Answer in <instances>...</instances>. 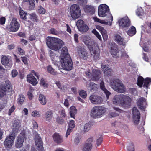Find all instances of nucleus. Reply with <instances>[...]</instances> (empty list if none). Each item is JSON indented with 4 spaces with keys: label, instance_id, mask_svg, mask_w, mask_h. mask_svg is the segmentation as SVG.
Instances as JSON below:
<instances>
[{
    "label": "nucleus",
    "instance_id": "f257e3e1",
    "mask_svg": "<svg viewBox=\"0 0 151 151\" xmlns=\"http://www.w3.org/2000/svg\"><path fill=\"white\" fill-rule=\"evenodd\" d=\"M82 41L88 46L91 55L95 59H97L99 57L100 50L98 45L96 42L90 43L91 42L90 38L85 36L82 37Z\"/></svg>",
    "mask_w": 151,
    "mask_h": 151
},
{
    "label": "nucleus",
    "instance_id": "f03ea898",
    "mask_svg": "<svg viewBox=\"0 0 151 151\" xmlns=\"http://www.w3.org/2000/svg\"><path fill=\"white\" fill-rule=\"evenodd\" d=\"M46 43L49 48L56 51L61 48L63 45V41L60 39L50 37L47 38Z\"/></svg>",
    "mask_w": 151,
    "mask_h": 151
},
{
    "label": "nucleus",
    "instance_id": "7ed1b4c3",
    "mask_svg": "<svg viewBox=\"0 0 151 151\" xmlns=\"http://www.w3.org/2000/svg\"><path fill=\"white\" fill-rule=\"evenodd\" d=\"M110 85L111 88L115 91L123 93L125 91V88L122 81L119 79L115 78L111 80Z\"/></svg>",
    "mask_w": 151,
    "mask_h": 151
},
{
    "label": "nucleus",
    "instance_id": "20e7f679",
    "mask_svg": "<svg viewBox=\"0 0 151 151\" xmlns=\"http://www.w3.org/2000/svg\"><path fill=\"white\" fill-rule=\"evenodd\" d=\"M105 110L104 107L100 106L93 107L91 111L90 116L94 118H100L105 113Z\"/></svg>",
    "mask_w": 151,
    "mask_h": 151
},
{
    "label": "nucleus",
    "instance_id": "39448f33",
    "mask_svg": "<svg viewBox=\"0 0 151 151\" xmlns=\"http://www.w3.org/2000/svg\"><path fill=\"white\" fill-rule=\"evenodd\" d=\"M61 66L66 70H70L73 67V63L70 55H67L65 58H60Z\"/></svg>",
    "mask_w": 151,
    "mask_h": 151
},
{
    "label": "nucleus",
    "instance_id": "423d86ee",
    "mask_svg": "<svg viewBox=\"0 0 151 151\" xmlns=\"http://www.w3.org/2000/svg\"><path fill=\"white\" fill-rule=\"evenodd\" d=\"M81 10L78 5L74 4L72 5L70 9V13L72 18L73 19H76L81 15Z\"/></svg>",
    "mask_w": 151,
    "mask_h": 151
},
{
    "label": "nucleus",
    "instance_id": "0eeeda50",
    "mask_svg": "<svg viewBox=\"0 0 151 151\" xmlns=\"http://www.w3.org/2000/svg\"><path fill=\"white\" fill-rule=\"evenodd\" d=\"M109 7L106 4L100 5L98 7V14L101 17H105L109 14Z\"/></svg>",
    "mask_w": 151,
    "mask_h": 151
},
{
    "label": "nucleus",
    "instance_id": "6e6552de",
    "mask_svg": "<svg viewBox=\"0 0 151 151\" xmlns=\"http://www.w3.org/2000/svg\"><path fill=\"white\" fill-rule=\"evenodd\" d=\"M20 27L19 23L15 18H13L9 25L7 27V30L10 32H14L17 31Z\"/></svg>",
    "mask_w": 151,
    "mask_h": 151
},
{
    "label": "nucleus",
    "instance_id": "1a4fd4ad",
    "mask_svg": "<svg viewBox=\"0 0 151 151\" xmlns=\"http://www.w3.org/2000/svg\"><path fill=\"white\" fill-rule=\"evenodd\" d=\"M143 82L144 84L143 86L147 88L148 85L150 84L151 83V79L147 78L144 80L142 76H139L137 79V85L140 87H142V86Z\"/></svg>",
    "mask_w": 151,
    "mask_h": 151
},
{
    "label": "nucleus",
    "instance_id": "9d476101",
    "mask_svg": "<svg viewBox=\"0 0 151 151\" xmlns=\"http://www.w3.org/2000/svg\"><path fill=\"white\" fill-rule=\"evenodd\" d=\"M15 138V135L12 134L7 136L5 139L4 142V145L6 148L9 149L13 145Z\"/></svg>",
    "mask_w": 151,
    "mask_h": 151
},
{
    "label": "nucleus",
    "instance_id": "9b49d317",
    "mask_svg": "<svg viewBox=\"0 0 151 151\" xmlns=\"http://www.w3.org/2000/svg\"><path fill=\"white\" fill-rule=\"evenodd\" d=\"M110 52L112 56L116 58L119 57L120 53L117 45L114 42L111 43L110 45Z\"/></svg>",
    "mask_w": 151,
    "mask_h": 151
},
{
    "label": "nucleus",
    "instance_id": "f8f14e48",
    "mask_svg": "<svg viewBox=\"0 0 151 151\" xmlns=\"http://www.w3.org/2000/svg\"><path fill=\"white\" fill-rule=\"evenodd\" d=\"M132 114L134 123L135 124L137 125L139 122L140 113L137 107H134L133 108Z\"/></svg>",
    "mask_w": 151,
    "mask_h": 151
},
{
    "label": "nucleus",
    "instance_id": "ddd939ff",
    "mask_svg": "<svg viewBox=\"0 0 151 151\" xmlns=\"http://www.w3.org/2000/svg\"><path fill=\"white\" fill-rule=\"evenodd\" d=\"M89 99L90 102L94 104H100L103 101L101 97L94 94L91 95L89 97Z\"/></svg>",
    "mask_w": 151,
    "mask_h": 151
},
{
    "label": "nucleus",
    "instance_id": "4468645a",
    "mask_svg": "<svg viewBox=\"0 0 151 151\" xmlns=\"http://www.w3.org/2000/svg\"><path fill=\"white\" fill-rule=\"evenodd\" d=\"M119 26L122 27H125L129 26L130 22L127 17L122 18L118 21Z\"/></svg>",
    "mask_w": 151,
    "mask_h": 151
},
{
    "label": "nucleus",
    "instance_id": "2eb2a0df",
    "mask_svg": "<svg viewBox=\"0 0 151 151\" xmlns=\"http://www.w3.org/2000/svg\"><path fill=\"white\" fill-rule=\"evenodd\" d=\"M114 38L115 41L118 44L123 46H125L127 42L124 38H122L121 36L118 34H114Z\"/></svg>",
    "mask_w": 151,
    "mask_h": 151
},
{
    "label": "nucleus",
    "instance_id": "dca6fc26",
    "mask_svg": "<svg viewBox=\"0 0 151 151\" xmlns=\"http://www.w3.org/2000/svg\"><path fill=\"white\" fill-rule=\"evenodd\" d=\"M78 52L80 57L84 60L88 58V52L83 47H79L78 49Z\"/></svg>",
    "mask_w": 151,
    "mask_h": 151
},
{
    "label": "nucleus",
    "instance_id": "f3484780",
    "mask_svg": "<svg viewBox=\"0 0 151 151\" xmlns=\"http://www.w3.org/2000/svg\"><path fill=\"white\" fill-rule=\"evenodd\" d=\"M35 144L39 148L40 151H42L43 148L42 142L40 137L37 133L35 136Z\"/></svg>",
    "mask_w": 151,
    "mask_h": 151
},
{
    "label": "nucleus",
    "instance_id": "a211bd4d",
    "mask_svg": "<svg viewBox=\"0 0 151 151\" xmlns=\"http://www.w3.org/2000/svg\"><path fill=\"white\" fill-rule=\"evenodd\" d=\"M101 73L100 71L98 70L93 69L91 76L93 81L98 80L101 76Z\"/></svg>",
    "mask_w": 151,
    "mask_h": 151
},
{
    "label": "nucleus",
    "instance_id": "6ab92c4d",
    "mask_svg": "<svg viewBox=\"0 0 151 151\" xmlns=\"http://www.w3.org/2000/svg\"><path fill=\"white\" fill-rule=\"evenodd\" d=\"M53 116V111L49 110L45 112L44 115V119L46 122H50L52 120Z\"/></svg>",
    "mask_w": 151,
    "mask_h": 151
},
{
    "label": "nucleus",
    "instance_id": "aec40b11",
    "mask_svg": "<svg viewBox=\"0 0 151 151\" xmlns=\"http://www.w3.org/2000/svg\"><path fill=\"white\" fill-rule=\"evenodd\" d=\"M24 139L23 137L19 136L17 137L15 142V147L17 148H19L21 147L23 145Z\"/></svg>",
    "mask_w": 151,
    "mask_h": 151
},
{
    "label": "nucleus",
    "instance_id": "412c9836",
    "mask_svg": "<svg viewBox=\"0 0 151 151\" xmlns=\"http://www.w3.org/2000/svg\"><path fill=\"white\" fill-rule=\"evenodd\" d=\"M121 101V104L123 105H129L131 103V99L128 96L122 95Z\"/></svg>",
    "mask_w": 151,
    "mask_h": 151
},
{
    "label": "nucleus",
    "instance_id": "4be33fe9",
    "mask_svg": "<svg viewBox=\"0 0 151 151\" xmlns=\"http://www.w3.org/2000/svg\"><path fill=\"white\" fill-rule=\"evenodd\" d=\"M122 95H116L114 96L112 98V102L113 104L116 105L121 104V101Z\"/></svg>",
    "mask_w": 151,
    "mask_h": 151
},
{
    "label": "nucleus",
    "instance_id": "5701e85b",
    "mask_svg": "<svg viewBox=\"0 0 151 151\" xmlns=\"http://www.w3.org/2000/svg\"><path fill=\"white\" fill-rule=\"evenodd\" d=\"M101 68L103 69L104 72L106 75H111L112 70L110 69V67L108 65H102L101 66Z\"/></svg>",
    "mask_w": 151,
    "mask_h": 151
},
{
    "label": "nucleus",
    "instance_id": "b1692460",
    "mask_svg": "<svg viewBox=\"0 0 151 151\" xmlns=\"http://www.w3.org/2000/svg\"><path fill=\"white\" fill-rule=\"evenodd\" d=\"M49 55L51 59L54 64H56L57 61L58 59V57L53 51L51 50L49 51Z\"/></svg>",
    "mask_w": 151,
    "mask_h": 151
},
{
    "label": "nucleus",
    "instance_id": "393cba45",
    "mask_svg": "<svg viewBox=\"0 0 151 151\" xmlns=\"http://www.w3.org/2000/svg\"><path fill=\"white\" fill-rule=\"evenodd\" d=\"M21 127L20 123V122L17 121H15L12 124V129L13 131L14 132H17L20 129Z\"/></svg>",
    "mask_w": 151,
    "mask_h": 151
},
{
    "label": "nucleus",
    "instance_id": "a878e982",
    "mask_svg": "<svg viewBox=\"0 0 151 151\" xmlns=\"http://www.w3.org/2000/svg\"><path fill=\"white\" fill-rule=\"evenodd\" d=\"M91 128V124L89 123H87L84 126H81V132L82 133H85L89 130Z\"/></svg>",
    "mask_w": 151,
    "mask_h": 151
},
{
    "label": "nucleus",
    "instance_id": "bb28decb",
    "mask_svg": "<svg viewBox=\"0 0 151 151\" xmlns=\"http://www.w3.org/2000/svg\"><path fill=\"white\" fill-rule=\"evenodd\" d=\"M27 80L28 82L35 86L37 83L36 79L32 74L28 75L27 77Z\"/></svg>",
    "mask_w": 151,
    "mask_h": 151
},
{
    "label": "nucleus",
    "instance_id": "cd10ccee",
    "mask_svg": "<svg viewBox=\"0 0 151 151\" xmlns=\"http://www.w3.org/2000/svg\"><path fill=\"white\" fill-rule=\"evenodd\" d=\"M54 141L57 143H60L63 142L62 137L58 134H55L53 136Z\"/></svg>",
    "mask_w": 151,
    "mask_h": 151
},
{
    "label": "nucleus",
    "instance_id": "c85d7f7f",
    "mask_svg": "<svg viewBox=\"0 0 151 151\" xmlns=\"http://www.w3.org/2000/svg\"><path fill=\"white\" fill-rule=\"evenodd\" d=\"M100 87L101 88L104 92L105 93L107 98H108L111 93L104 86V83L103 81H101L100 83Z\"/></svg>",
    "mask_w": 151,
    "mask_h": 151
},
{
    "label": "nucleus",
    "instance_id": "c756f323",
    "mask_svg": "<svg viewBox=\"0 0 151 151\" xmlns=\"http://www.w3.org/2000/svg\"><path fill=\"white\" fill-rule=\"evenodd\" d=\"M6 84L3 86L2 88L3 91H9L12 89V86L10 85V83L8 81H6Z\"/></svg>",
    "mask_w": 151,
    "mask_h": 151
},
{
    "label": "nucleus",
    "instance_id": "7c9ffc66",
    "mask_svg": "<svg viewBox=\"0 0 151 151\" xmlns=\"http://www.w3.org/2000/svg\"><path fill=\"white\" fill-rule=\"evenodd\" d=\"M67 55H69L68 54V50L66 47H64L62 49L60 58H65Z\"/></svg>",
    "mask_w": 151,
    "mask_h": 151
},
{
    "label": "nucleus",
    "instance_id": "2f4dec72",
    "mask_svg": "<svg viewBox=\"0 0 151 151\" xmlns=\"http://www.w3.org/2000/svg\"><path fill=\"white\" fill-rule=\"evenodd\" d=\"M39 100L40 104L42 105H44L46 104L47 102L46 98L42 94H40L39 96Z\"/></svg>",
    "mask_w": 151,
    "mask_h": 151
},
{
    "label": "nucleus",
    "instance_id": "473e14b6",
    "mask_svg": "<svg viewBox=\"0 0 151 151\" xmlns=\"http://www.w3.org/2000/svg\"><path fill=\"white\" fill-rule=\"evenodd\" d=\"M9 62V59L6 56H4L2 57L1 59V63L2 64L7 68H8L6 67L9 66L8 64Z\"/></svg>",
    "mask_w": 151,
    "mask_h": 151
},
{
    "label": "nucleus",
    "instance_id": "72a5a7b5",
    "mask_svg": "<svg viewBox=\"0 0 151 151\" xmlns=\"http://www.w3.org/2000/svg\"><path fill=\"white\" fill-rule=\"evenodd\" d=\"M136 32V28L133 26H131L127 32V34L129 36H132L135 35Z\"/></svg>",
    "mask_w": 151,
    "mask_h": 151
},
{
    "label": "nucleus",
    "instance_id": "f704fd0d",
    "mask_svg": "<svg viewBox=\"0 0 151 151\" xmlns=\"http://www.w3.org/2000/svg\"><path fill=\"white\" fill-rule=\"evenodd\" d=\"M84 22L82 20H79L76 22V26L79 31H83L85 29H83L82 26L85 24Z\"/></svg>",
    "mask_w": 151,
    "mask_h": 151
},
{
    "label": "nucleus",
    "instance_id": "c9c22d12",
    "mask_svg": "<svg viewBox=\"0 0 151 151\" xmlns=\"http://www.w3.org/2000/svg\"><path fill=\"white\" fill-rule=\"evenodd\" d=\"M85 11L90 14H93L95 12L94 7L86 5L84 8Z\"/></svg>",
    "mask_w": 151,
    "mask_h": 151
},
{
    "label": "nucleus",
    "instance_id": "e433bc0d",
    "mask_svg": "<svg viewBox=\"0 0 151 151\" xmlns=\"http://www.w3.org/2000/svg\"><path fill=\"white\" fill-rule=\"evenodd\" d=\"M70 116L74 118L75 114L77 112V110L74 106H72L70 108Z\"/></svg>",
    "mask_w": 151,
    "mask_h": 151
},
{
    "label": "nucleus",
    "instance_id": "4c0bfd02",
    "mask_svg": "<svg viewBox=\"0 0 151 151\" xmlns=\"http://www.w3.org/2000/svg\"><path fill=\"white\" fill-rule=\"evenodd\" d=\"M19 13L20 17L21 18L25 20L26 19V13L25 12L22 10L20 7L19 9Z\"/></svg>",
    "mask_w": 151,
    "mask_h": 151
},
{
    "label": "nucleus",
    "instance_id": "58836bf2",
    "mask_svg": "<svg viewBox=\"0 0 151 151\" xmlns=\"http://www.w3.org/2000/svg\"><path fill=\"white\" fill-rule=\"evenodd\" d=\"M96 85L94 83H91L90 85L87 84L86 87L88 89L92 91V90H95L97 88Z\"/></svg>",
    "mask_w": 151,
    "mask_h": 151
},
{
    "label": "nucleus",
    "instance_id": "ea45409f",
    "mask_svg": "<svg viewBox=\"0 0 151 151\" xmlns=\"http://www.w3.org/2000/svg\"><path fill=\"white\" fill-rule=\"evenodd\" d=\"M92 148V146L85 143L83 145L82 150V151H91Z\"/></svg>",
    "mask_w": 151,
    "mask_h": 151
},
{
    "label": "nucleus",
    "instance_id": "a19ab883",
    "mask_svg": "<svg viewBox=\"0 0 151 151\" xmlns=\"http://www.w3.org/2000/svg\"><path fill=\"white\" fill-rule=\"evenodd\" d=\"M47 70L49 73L52 75H56L57 74V72H56L55 70L50 65L47 67Z\"/></svg>",
    "mask_w": 151,
    "mask_h": 151
},
{
    "label": "nucleus",
    "instance_id": "79ce46f5",
    "mask_svg": "<svg viewBox=\"0 0 151 151\" xmlns=\"http://www.w3.org/2000/svg\"><path fill=\"white\" fill-rule=\"evenodd\" d=\"M30 19L34 22H37L38 19V17L36 14L34 13H32L29 14Z\"/></svg>",
    "mask_w": 151,
    "mask_h": 151
},
{
    "label": "nucleus",
    "instance_id": "37998d69",
    "mask_svg": "<svg viewBox=\"0 0 151 151\" xmlns=\"http://www.w3.org/2000/svg\"><path fill=\"white\" fill-rule=\"evenodd\" d=\"M96 28L99 31L102 35L107 33L106 31L101 26L98 25H96Z\"/></svg>",
    "mask_w": 151,
    "mask_h": 151
},
{
    "label": "nucleus",
    "instance_id": "c03bdc74",
    "mask_svg": "<svg viewBox=\"0 0 151 151\" xmlns=\"http://www.w3.org/2000/svg\"><path fill=\"white\" fill-rule=\"evenodd\" d=\"M40 84L41 86L45 88H47L48 86V83L43 78L41 79L40 81Z\"/></svg>",
    "mask_w": 151,
    "mask_h": 151
},
{
    "label": "nucleus",
    "instance_id": "a18cd8bd",
    "mask_svg": "<svg viewBox=\"0 0 151 151\" xmlns=\"http://www.w3.org/2000/svg\"><path fill=\"white\" fill-rule=\"evenodd\" d=\"M29 9L30 10L34 9L35 6V2L34 0H32L30 1V2L29 3Z\"/></svg>",
    "mask_w": 151,
    "mask_h": 151
},
{
    "label": "nucleus",
    "instance_id": "49530a36",
    "mask_svg": "<svg viewBox=\"0 0 151 151\" xmlns=\"http://www.w3.org/2000/svg\"><path fill=\"white\" fill-rule=\"evenodd\" d=\"M93 19L95 22H99L102 24H108V22H106L105 20H101L97 17H93Z\"/></svg>",
    "mask_w": 151,
    "mask_h": 151
},
{
    "label": "nucleus",
    "instance_id": "de8ad7c7",
    "mask_svg": "<svg viewBox=\"0 0 151 151\" xmlns=\"http://www.w3.org/2000/svg\"><path fill=\"white\" fill-rule=\"evenodd\" d=\"M93 137L89 138L86 140L85 143L92 147V143L93 142Z\"/></svg>",
    "mask_w": 151,
    "mask_h": 151
},
{
    "label": "nucleus",
    "instance_id": "09e8293b",
    "mask_svg": "<svg viewBox=\"0 0 151 151\" xmlns=\"http://www.w3.org/2000/svg\"><path fill=\"white\" fill-rule=\"evenodd\" d=\"M38 8H39L38 9V12L39 13L41 14H44L45 13V10L41 6H39L38 7Z\"/></svg>",
    "mask_w": 151,
    "mask_h": 151
},
{
    "label": "nucleus",
    "instance_id": "8fccbe9b",
    "mask_svg": "<svg viewBox=\"0 0 151 151\" xmlns=\"http://www.w3.org/2000/svg\"><path fill=\"white\" fill-rule=\"evenodd\" d=\"M92 32L96 36L99 40H102L101 35L95 29H93Z\"/></svg>",
    "mask_w": 151,
    "mask_h": 151
},
{
    "label": "nucleus",
    "instance_id": "3c124183",
    "mask_svg": "<svg viewBox=\"0 0 151 151\" xmlns=\"http://www.w3.org/2000/svg\"><path fill=\"white\" fill-rule=\"evenodd\" d=\"M102 137H99L97 139L96 143V147H97L100 145L102 143Z\"/></svg>",
    "mask_w": 151,
    "mask_h": 151
},
{
    "label": "nucleus",
    "instance_id": "603ef678",
    "mask_svg": "<svg viewBox=\"0 0 151 151\" xmlns=\"http://www.w3.org/2000/svg\"><path fill=\"white\" fill-rule=\"evenodd\" d=\"M145 103V99L144 98H141L139 99L138 101L137 104V105H140L143 104V103Z\"/></svg>",
    "mask_w": 151,
    "mask_h": 151
},
{
    "label": "nucleus",
    "instance_id": "864d4df0",
    "mask_svg": "<svg viewBox=\"0 0 151 151\" xmlns=\"http://www.w3.org/2000/svg\"><path fill=\"white\" fill-rule=\"evenodd\" d=\"M79 95L83 98H86L87 96V94L86 91L84 90H81L80 91Z\"/></svg>",
    "mask_w": 151,
    "mask_h": 151
},
{
    "label": "nucleus",
    "instance_id": "5fc2aeb1",
    "mask_svg": "<svg viewBox=\"0 0 151 151\" xmlns=\"http://www.w3.org/2000/svg\"><path fill=\"white\" fill-rule=\"evenodd\" d=\"M32 115L33 117H39L40 115V114L38 111H37L36 110H35L33 111L32 113Z\"/></svg>",
    "mask_w": 151,
    "mask_h": 151
},
{
    "label": "nucleus",
    "instance_id": "6e6d98bb",
    "mask_svg": "<svg viewBox=\"0 0 151 151\" xmlns=\"http://www.w3.org/2000/svg\"><path fill=\"white\" fill-rule=\"evenodd\" d=\"M24 99L25 98L23 95H20L17 99L18 102L21 104L24 101Z\"/></svg>",
    "mask_w": 151,
    "mask_h": 151
},
{
    "label": "nucleus",
    "instance_id": "4d7b16f0",
    "mask_svg": "<svg viewBox=\"0 0 151 151\" xmlns=\"http://www.w3.org/2000/svg\"><path fill=\"white\" fill-rule=\"evenodd\" d=\"M128 151H134V145L132 144L129 145L127 147Z\"/></svg>",
    "mask_w": 151,
    "mask_h": 151
},
{
    "label": "nucleus",
    "instance_id": "13d9d810",
    "mask_svg": "<svg viewBox=\"0 0 151 151\" xmlns=\"http://www.w3.org/2000/svg\"><path fill=\"white\" fill-rule=\"evenodd\" d=\"M50 32L51 34L56 35H58L59 34L58 32L53 28H51L50 29Z\"/></svg>",
    "mask_w": 151,
    "mask_h": 151
},
{
    "label": "nucleus",
    "instance_id": "bf43d9fd",
    "mask_svg": "<svg viewBox=\"0 0 151 151\" xmlns=\"http://www.w3.org/2000/svg\"><path fill=\"white\" fill-rule=\"evenodd\" d=\"M82 27L83 28L82 29H85L83 31H80L82 32H85L88 31L89 29L88 27L86 24L82 25Z\"/></svg>",
    "mask_w": 151,
    "mask_h": 151
},
{
    "label": "nucleus",
    "instance_id": "052dcab7",
    "mask_svg": "<svg viewBox=\"0 0 151 151\" xmlns=\"http://www.w3.org/2000/svg\"><path fill=\"white\" fill-rule=\"evenodd\" d=\"M119 116V114L116 113L111 112L109 113L108 116L110 118L116 117Z\"/></svg>",
    "mask_w": 151,
    "mask_h": 151
},
{
    "label": "nucleus",
    "instance_id": "680f3d73",
    "mask_svg": "<svg viewBox=\"0 0 151 151\" xmlns=\"http://www.w3.org/2000/svg\"><path fill=\"white\" fill-rule=\"evenodd\" d=\"M75 126V124L74 121L71 120L69 122L68 124V127L73 129L74 127Z\"/></svg>",
    "mask_w": 151,
    "mask_h": 151
},
{
    "label": "nucleus",
    "instance_id": "e2e57ef3",
    "mask_svg": "<svg viewBox=\"0 0 151 151\" xmlns=\"http://www.w3.org/2000/svg\"><path fill=\"white\" fill-rule=\"evenodd\" d=\"M80 137L78 136H77L74 139V143L77 145H78L80 142Z\"/></svg>",
    "mask_w": 151,
    "mask_h": 151
},
{
    "label": "nucleus",
    "instance_id": "0e129e2a",
    "mask_svg": "<svg viewBox=\"0 0 151 151\" xmlns=\"http://www.w3.org/2000/svg\"><path fill=\"white\" fill-rule=\"evenodd\" d=\"M11 74L12 77H15L18 75V73L15 70H13L11 71Z\"/></svg>",
    "mask_w": 151,
    "mask_h": 151
},
{
    "label": "nucleus",
    "instance_id": "69168bd1",
    "mask_svg": "<svg viewBox=\"0 0 151 151\" xmlns=\"http://www.w3.org/2000/svg\"><path fill=\"white\" fill-rule=\"evenodd\" d=\"M33 91L32 89H30V90L28 92L27 95L29 98L30 99H32V98L33 95L32 94V92Z\"/></svg>",
    "mask_w": 151,
    "mask_h": 151
},
{
    "label": "nucleus",
    "instance_id": "338daca9",
    "mask_svg": "<svg viewBox=\"0 0 151 151\" xmlns=\"http://www.w3.org/2000/svg\"><path fill=\"white\" fill-rule=\"evenodd\" d=\"M2 90H0V99H1L6 95V94L5 91H3Z\"/></svg>",
    "mask_w": 151,
    "mask_h": 151
},
{
    "label": "nucleus",
    "instance_id": "774afa93",
    "mask_svg": "<svg viewBox=\"0 0 151 151\" xmlns=\"http://www.w3.org/2000/svg\"><path fill=\"white\" fill-rule=\"evenodd\" d=\"M56 83L58 87L63 90H65L66 87L64 88V87H63L61 83L59 82H56Z\"/></svg>",
    "mask_w": 151,
    "mask_h": 151
}]
</instances>
